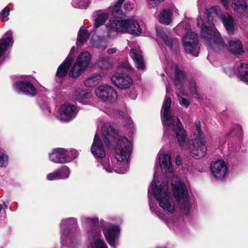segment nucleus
Returning a JSON list of instances; mask_svg holds the SVG:
<instances>
[{
	"label": "nucleus",
	"instance_id": "obj_38",
	"mask_svg": "<svg viewBox=\"0 0 248 248\" xmlns=\"http://www.w3.org/2000/svg\"><path fill=\"white\" fill-rule=\"evenodd\" d=\"M57 170L58 172H59V173L61 179H65L69 177L70 174V170L68 167L64 166L61 169Z\"/></svg>",
	"mask_w": 248,
	"mask_h": 248
},
{
	"label": "nucleus",
	"instance_id": "obj_19",
	"mask_svg": "<svg viewBox=\"0 0 248 248\" xmlns=\"http://www.w3.org/2000/svg\"><path fill=\"white\" fill-rule=\"evenodd\" d=\"M103 135L106 140H105V143L109 142V140L116 138L117 136V131L115 128L114 124L110 123H105L102 127Z\"/></svg>",
	"mask_w": 248,
	"mask_h": 248
},
{
	"label": "nucleus",
	"instance_id": "obj_53",
	"mask_svg": "<svg viewBox=\"0 0 248 248\" xmlns=\"http://www.w3.org/2000/svg\"><path fill=\"white\" fill-rule=\"evenodd\" d=\"M130 96L132 99H135L137 97V93L133 91V93H131Z\"/></svg>",
	"mask_w": 248,
	"mask_h": 248
},
{
	"label": "nucleus",
	"instance_id": "obj_12",
	"mask_svg": "<svg viewBox=\"0 0 248 248\" xmlns=\"http://www.w3.org/2000/svg\"><path fill=\"white\" fill-rule=\"evenodd\" d=\"M210 170L212 175L217 180H222L227 175L228 167L222 160L212 162L210 165Z\"/></svg>",
	"mask_w": 248,
	"mask_h": 248
},
{
	"label": "nucleus",
	"instance_id": "obj_43",
	"mask_svg": "<svg viewBox=\"0 0 248 248\" xmlns=\"http://www.w3.org/2000/svg\"><path fill=\"white\" fill-rule=\"evenodd\" d=\"M75 52V46H73L70 51V53L68 56L67 57L66 59L65 60L66 62H69L72 63L74 58V53Z\"/></svg>",
	"mask_w": 248,
	"mask_h": 248
},
{
	"label": "nucleus",
	"instance_id": "obj_34",
	"mask_svg": "<svg viewBox=\"0 0 248 248\" xmlns=\"http://www.w3.org/2000/svg\"><path fill=\"white\" fill-rule=\"evenodd\" d=\"M176 93L180 104L184 108H188L190 104V101L186 98L187 94L183 91H178Z\"/></svg>",
	"mask_w": 248,
	"mask_h": 248
},
{
	"label": "nucleus",
	"instance_id": "obj_45",
	"mask_svg": "<svg viewBox=\"0 0 248 248\" xmlns=\"http://www.w3.org/2000/svg\"><path fill=\"white\" fill-rule=\"evenodd\" d=\"M190 89L192 95H195L197 98L198 97V95L196 88V84L195 82H192L190 84Z\"/></svg>",
	"mask_w": 248,
	"mask_h": 248
},
{
	"label": "nucleus",
	"instance_id": "obj_57",
	"mask_svg": "<svg viewBox=\"0 0 248 248\" xmlns=\"http://www.w3.org/2000/svg\"><path fill=\"white\" fill-rule=\"evenodd\" d=\"M128 122H129L131 121V120H130V119H128Z\"/></svg>",
	"mask_w": 248,
	"mask_h": 248
},
{
	"label": "nucleus",
	"instance_id": "obj_15",
	"mask_svg": "<svg viewBox=\"0 0 248 248\" xmlns=\"http://www.w3.org/2000/svg\"><path fill=\"white\" fill-rule=\"evenodd\" d=\"M232 7L238 16L242 18H248L247 0H232Z\"/></svg>",
	"mask_w": 248,
	"mask_h": 248
},
{
	"label": "nucleus",
	"instance_id": "obj_49",
	"mask_svg": "<svg viewBox=\"0 0 248 248\" xmlns=\"http://www.w3.org/2000/svg\"><path fill=\"white\" fill-rule=\"evenodd\" d=\"M229 0H220L222 4L226 9L230 8Z\"/></svg>",
	"mask_w": 248,
	"mask_h": 248
},
{
	"label": "nucleus",
	"instance_id": "obj_42",
	"mask_svg": "<svg viewBox=\"0 0 248 248\" xmlns=\"http://www.w3.org/2000/svg\"><path fill=\"white\" fill-rule=\"evenodd\" d=\"M124 3V8L126 11H130L133 8V5L129 0H123L121 4Z\"/></svg>",
	"mask_w": 248,
	"mask_h": 248
},
{
	"label": "nucleus",
	"instance_id": "obj_2",
	"mask_svg": "<svg viewBox=\"0 0 248 248\" xmlns=\"http://www.w3.org/2000/svg\"><path fill=\"white\" fill-rule=\"evenodd\" d=\"M171 98H165L162 107L163 114V123L165 125L164 138L170 139V130L175 134L177 142L180 147L188 150L191 155L196 159L204 157L207 151V147L204 140L202 137V131L200 121L195 122L194 138L189 140L187 133L183 128L180 120L176 116L171 115L170 107Z\"/></svg>",
	"mask_w": 248,
	"mask_h": 248
},
{
	"label": "nucleus",
	"instance_id": "obj_58",
	"mask_svg": "<svg viewBox=\"0 0 248 248\" xmlns=\"http://www.w3.org/2000/svg\"><path fill=\"white\" fill-rule=\"evenodd\" d=\"M232 130H231V132H230V133H229V135H230L231 133H232Z\"/></svg>",
	"mask_w": 248,
	"mask_h": 248
},
{
	"label": "nucleus",
	"instance_id": "obj_16",
	"mask_svg": "<svg viewBox=\"0 0 248 248\" xmlns=\"http://www.w3.org/2000/svg\"><path fill=\"white\" fill-rule=\"evenodd\" d=\"M91 151L96 158H101L106 155V151L103 144L96 134L94 136Z\"/></svg>",
	"mask_w": 248,
	"mask_h": 248
},
{
	"label": "nucleus",
	"instance_id": "obj_47",
	"mask_svg": "<svg viewBox=\"0 0 248 248\" xmlns=\"http://www.w3.org/2000/svg\"><path fill=\"white\" fill-rule=\"evenodd\" d=\"M42 110L46 115H49L51 113L50 108L47 105H45Z\"/></svg>",
	"mask_w": 248,
	"mask_h": 248
},
{
	"label": "nucleus",
	"instance_id": "obj_24",
	"mask_svg": "<svg viewBox=\"0 0 248 248\" xmlns=\"http://www.w3.org/2000/svg\"><path fill=\"white\" fill-rule=\"evenodd\" d=\"M13 43V33L9 31L6 32L3 38L0 40V57L6 50L10 44Z\"/></svg>",
	"mask_w": 248,
	"mask_h": 248
},
{
	"label": "nucleus",
	"instance_id": "obj_29",
	"mask_svg": "<svg viewBox=\"0 0 248 248\" xmlns=\"http://www.w3.org/2000/svg\"><path fill=\"white\" fill-rule=\"evenodd\" d=\"M185 78L186 75L182 69L177 67L175 71L174 84L177 90L181 89L182 86L183 80Z\"/></svg>",
	"mask_w": 248,
	"mask_h": 248
},
{
	"label": "nucleus",
	"instance_id": "obj_3",
	"mask_svg": "<svg viewBox=\"0 0 248 248\" xmlns=\"http://www.w3.org/2000/svg\"><path fill=\"white\" fill-rule=\"evenodd\" d=\"M151 191L164 213L159 212L156 206L150 202L149 205L151 210L153 212H155L159 218L166 221L169 227L170 228L176 231L183 228L184 227V223L182 218L168 219V217L170 215H172L175 212L177 206L170 193L169 191L167 182L164 181L160 184L159 182L156 181L154 176V180L148 189L149 198L150 197V193Z\"/></svg>",
	"mask_w": 248,
	"mask_h": 248
},
{
	"label": "nucleus",
	"instance_id": "obj_56",
	"mask_svg": "<svg viewBox=\"0 0 248 248\" xmlns=\"http://www.w3.org/2000/svg\"><path fill=\"white\" fill-rule=\"evenodd\" d=\"M117 112H118V113H119L120 114V115H122L121 114V112H120V111H117ZM122 114H123V112H122Z\"/></svg>",
	"mask_w": 248,
	"mask_h": 248
},
{
	"label": "nucleus",
	"instance_id": "obj_39",
	"mask_svg": "<svg viewBox=\"0 0 248 248\" xmlns=\"http://www.w3.org/2000/svg\"><path fill=\"white\" fill-rule=\"evenodd\" d=\"M8 163V157L5 151L0 148V167H6Z\"/></svg>",
	"mask_w": 248,
	"mask_h": 248
},
{
	"label": "nucleus",
	"instance_id": "obj_21",
	"mask_svg": "<svg viewBox=\"0 0 248 248\" xmlns=\"http://www.w3.org/2000/svg\"><path fill=\"white\" fill-rule=\"evenodd\" d=\"M156 34L157 37L162 39L170 49H175L178 47V40L170 38L169 33L167 34L163 30H157L156 31Z\"/></svg>",
	"mask_w": 248,
	"mask_h": 248
},
{
	"label": "nucleus",
	"instance_id": "obj_9",
	"mask_svg": "<svg viewBox=\"0 0 248 248\" xmlns=\"http://www.w3.org/2000/svg\"><path fill=\"white\" fill-rule=\"evenodd\" d=\"M100 224L108 243L111 247H115L118 243V239L120 233L119 226L104 220H101Z\"/></svg>",
	"mask_w": 248,
	"mask_h": 248
},
{
	"label": "nucleus",
	"instance_id": "obj_4",
	"mask_svg": "<svg viewBox=\"0 0 248 248\" xmlns=\"http://www.w3.org/2000/svg\"><path fill=\"white\" fill-rule=\"evenodd\" d=\"M132 151L131 143L126 137H121L118 141L115 148V158L116 162L111 161L112 165H110L108 159H105L102 165L104 169L108 172H112L114 171L118 173H125L128 169V163L129 162V157Z\"/></svg>",
	"mask_w": 248,
	"mask_h": 248
},
{
	"label": "nucleus",
	"instance_id": "obj_33",
	"mask_svg": "<svg viewBox=\"0 0 248 248\" xmlns=\"http://www.w3.org/2000/svg\"><path fill=\"white\" fill-rule=\"evenodd\" d=\"M185 51L188 53L191 54L194 56H198L199 54V47L198 44H189L186 42V44H183Z\"/></svg>",
	"mask_w": 248,
	"mask_h": 248
},
{
	"label": "nucleus",
	"instance_id": "obj_22",
	"mask_svg": "<svg viewBox=\"0 0 248 248\" xmlns=\"http://www.w3.org/2000/svg\"><path fill=\"white\" fill-rule=\"evenodd\" d=\"M130 55L136 65V67L140 70L145 68V64L141 55V51L139 49L133 48L130 50Z\"/></svg>",
	"mask_w": 248,
	"mask_h": 248
},
{
	"label": "nucleus",
	"instance_id": "obj_35",
	"mask_svg": "<svg viewBox=\"0 0 248 248\" xmlns=\"http://www.w3.org/2000/svg\"><path fill=\"white\" fill-rule=\"evenodd\" d=\"M183 44L187 42L189 44H198L197 34L194 32H189L185 35L182 39Z\"/></svg>",
	"mask_w": 248,
	"mask_h": 248
},
{
	"label": "nucleus",
	"instance_id": "obj_50",
	"mask_svg": "<svg viewBox=\"0 0 248 248\" xmlns=\"http://www.w3.org/2000/svg\"><path fill=\"white\" fill-rule=\"evenodd\" d=\"M224 72L229 76L232 75L234 72V69L229 68L228 69L225 68L224 69Z\"/></svg>",
	"mask_w": 248,
	"mask_h": 248
},
{
	"label": "nucleus",
	"instance_id": "obj_8",
	"mask_svg": "<svg viewBox=\"0 0 248 248\" xmlns=\"http://www.w3.org/2000/svg\"><path fill=\"white\" fill-rule=\"evenodd\" d=\"M92 56L88 51L81 52L71 67L69 75L72 78L79 76L90 65Z\"/></svg>",
	"mask_w": 248,
	"mask_h": 248
},
{
	"label": "nucleus",
	"instance_id": "obj_48",
	"mask_svg": "<svg viewBox=\"0 0 248 248\" xmlns=\"http://www.w3.org/2000/svg\"><path fill=\"white\" fill-rule=\"evenodd\" d=\"M101 43V42H99V41H95L93 39H92V43L93 46L96 48H100L102 47Z\"/></svg>",
	"mask_w": 248,
	"mask_h": 248
},
{
	"label": "nucleus",
	"instance_id": "obj_5",
	"mask_svg": "<svg viewBox=\"0 0 248 248\" xmlns=\"http://www.w3.org/2000/svg\"><path fill=\"white\" fill-rule=\"evenodd\" d=\"M82 223L91 227L88 232V237L91 248H108L105 241L101 238V234L98 229L99 219L97 217H81Z\"/></svg>",
	"mask_w": 248,
	"mask_h": 248
},
{
	"label": "nucleus",
	"instance_id": "obj_40",
	"mask_svg": "<svg viewBox=\"0 0 248 248\" xmlns=\"http://www.w3.org/2000/svg\"><path fill=\"white\" fill-rule=\"evenodd\" d=\"M66 163L71 162L78 156V153L76 150H72L69 151L65 150Z\"/></svg>",
	"mask_w": 248,
	"mask_h": 248
},
{
	"label": "nucleus",
	"instance_id": "obj_14",
	"mask_svg": "<svg viewBox=\"0 0 248 248\" xmlns=\"http://www.w3.org/2000/svg\"><path fill=\"white\" fill-rule=\"evenodd\" d=\"M159 165L162 170L166 173H172L173 168L170 154L168 152L160 151L158 154Z\"/></svg>",
	"mask_w": 248,
	"mask_h": 248
},
{
	"label": "nucleus",
	"instance_id": "obj_31",
	"mask_svg": "<svg viewBox=\"0 0 248 248\" xmlns=\"http://www.w3.org/2000/svg\"><path fill=\"white\" fill-rule=\"evenodd\" d=\"M73 95L76 100L79 102H82L85 99L90 98L91 94L86 90L78 88L75 91Z\"/></svg>",
	"mask_w": 248,
	"mask_h": 248
},
{
	"label": "nucleus",
	"instance_id": "obj_36",
	"mask_svg": "<svg viewBox=\"0 0 248 248\" xmlns=\"http://www.w3.org/2000/svg\"><path fill=\"white\" fill-rule=\"evenodd\" d=\"M123 0H117L112 11V15L116 17H120L124 15L122 10L121 2Z\"/></svg>",
	"mask_w": 248,
	"mask_h": 248
},
{
	"label": "nucleus",
	"instance_id": "obj_51",
	"mask_svg": "<svg viewBox=\"0 0 248 248\" xmlns=\"http://www.w3.org/2000/svg\"><path fill=\"white\" fill-rule=\"evenodd\" d=\"M118 49L116 47L109 48L107 50V53L108 54H113L117 52Z\"/></svg>",
	"mask_w": 248,
	"mask_h": 248
},
{
	"label": "nucleus",
	"instance_id": "obj_17",
	"mask_svg": "<svg viewBox=\"0 0 248 248\" xmlns=\"http://www.w3.org/2000/svg\"><path fill=\"white\" fill-rule=\"evenodd\" d=\"M61 229L62 234V242L64 243V238L70 232V230L75 229L77 226V220L74 218H69L63 219L61 223Z\"/></svg>",
	"mask_w": 248,
	"mask_h": 248
},
{
	"label": "nucleus",
	"instance_id": "obj_13",
	"mask_svg": "<svg viewBox=\"0 0 248 248\" xmlns=\"http://www.w3.org/2000/svg\"><path fill=\"white\" fill-rule=\"evenodd\" d=\"M111 80L116 86L122 90L129 88L133 83V79L124 74H116L112 76Z\"/></svg>",
	"mask_w": 248,
	"mask_h": 248
},
{
	"label": "nucleus",
	"instance_id": "obj_28",
	"mask_svg": "<svg viewBox=\"0 0 248 248\" xmlns=\"http://www.w3.org/2000/svg\"><path fill=\"white\" fill-rule=\"evenodd\" d=\"M89 33L84 27L80 28L78 35L77 45L78 46H81L86 42L89 37Z\"/></svg>",
	"mask_w": 248,
	"mask_h": 248
},
{
	"label": "nucleus",
	"instance_id": "obj_20",
	"mask_svg": "<svg viewBox=\"0 0 248 248\" xmlns=\"http://www.w3.org/2000/svg\"><path fill=\"white\" fill-rule=\"evenodd\" d=\"M50 160L55 163H66L65 149L63 148H58L53 150L52 152L49 154Z\"/></svg>",
	"mask_w": 248,
	"mask_h": 248
},
{
	"label": "nucleus",
	"instance_id": "obj_7",
	"mask_svg": "<svg viewBox=\"0 0 248 248\" xmlns=\"http://www.w3.org/2000/svg\"><path fill=\"white\" fill-rule=\"evenodd\" d=\"M172 189L173 196L175 198L181 212L184 214L188 215L191 206L186 185L178 180L175 183H172Z\"/></svg>",
	"mask_w": 248,
	"mask_h": 248
},
{
	"label": "nucleus",
	"instance_id": "obj_10",
	"mask_svg": "<svg viewBox=\"0 0 248 248\" xmlns=\"http://www.w3.org/2000/svg\"><path fill=\"white\" fill-rule=\"evenodd\" d=\"M95 93L98 98L107 103H113L116 102L117 99L116 91L108 84H103L98 86L95 89Z\"/></svg>",
	"mask_w": 248,
	"mask_h": 248
},
{
	"label": "nucleus",
	"instance_id": "obj_1",
	"mask_svg": "<svg viewBox=\"0 0 248 248\" xmlns=\"http://www.w3.org/2000/svg\"><path fill=\"white\" fill-rule=\"evenodd\" d=\"M219 17L223 22L227 32L232 34L235 29L233 17L228 14L221 13L218 6H215L205 9L203 19L199 16L197 18V26L201 28V36L207 45L215 51L219 52L226 46L232 53L241 54L244 52L243 46L241 41L236 38H232L225 45L220 33L214 26L216 17Z\"/></svg>",
	"mask_w": 248,
	"mask_h": 248
},
{
	"label": "nucleus",
	"instance_id": "obj_18",
	"mask_svg": "<svg viewBox=\"0 0 248 248\" xmlns=\"http://www.w3.org/2000/svg\"><path fill=\"white\" fill-rule=\"evenodd\" d=\"M14 87L17 92L24 93L28 95L34 96L37 93V91L33 85L29 82H16Z\"/></svg>",
	"mask_w": 248,
	"mask_h": 248
},
{
	"label": "nucleus",
	"instance_id": "obj_6",
	"mask_svg": "<svg viewBox=\"0 0 248 248\" xmlns=\"http://www.w3.org/2000/svg\"><path fill=\"white\" fill-rule=\"evenodd\" d=\"M107 27L112 31L126 32L137 35H140L142 31L138 21L133 18L110 20Z\"/></svg>",
	"mask_w": 248,
	"mask_h": 248
},
{
	"label": "nucleus",
	"instance_id": "obj_11",
	"mask_svg": "<svg viewBox=\"0 0 248 248\" xmlns=\"http://www.w3.org/2000/svg\"><path fill=\"white\" fill-rule=\"evenodd\" d=\"M77 108L73 105L64 104L59 109L58 118L62 122H68L73 119L77 115Z\"/></svg>",
	"mask_w": 248,
	"mask_h": 248
},
{
	"label": "nucleus",
	"instance_id": "obj_55",
	"mask_svg": "<svg viewBox=\"0 0 248 248\" xmlns=\"http://www.w3.org/2000/svg\"><path fill=\"white\" fill-rule=\"evenodd\" d=\"M235 127L238 129H240V127L239 125H236Z\"/></svg>",
	"mask_w": 248,
	"mask_h": 248
},
{
	"label": "nucleus",
	"instance_id": "obj_26",
	"mask_svg": "<svg viewBox=\"0 0 248 248\" xmlns=\"http://www.w3.org/2000/svg\"><path fill=\"white\" fill-rule=\"evenodd\" d=\"M158 21L160 23L167 25L172 22L171 13L170 9H164L161 11Z\"/></svg>",
	"mask_w": 248,
	"mask_h": 248
},
{
	"label": "nucleus",
	"instance_id": "obj_44",
	"mask_svg": "<svg viewBox=\"0 0 248 248\" xmlns=\"http://www.w3.org/2000/svg\"><path fill=\"white\" fill-rule=\"evenodd\" d=\"M10 14V8L8 7H5L0 13V17L2 19L7 17Z\"/></svg>",
	"mask_w": 248,
	"mask_h": 248
},
{
	"label": "nucleus",
	"instance_id": "obj_54",
	"mask_svg": "<svg viewBox=\"0 0 248 248\" xmlns=\"http://www.w3.org/2000/svg\"><path fill=\"white\" fill-rule=\"evenodd\" d=\"M175 161H176V164L177 165H180L181 164V160L180 158L179 157H177L176 158Z\"/></svg>",
	"mask_w": 248,
	"mask_h": 248
},
{
	"label": "nucleus",
	"instance_id": "obj_25",
	"mask_svg": "<svg viewBox=\"0 0 248 248\" xmlns=\"http://www.w3.org/2000/svg\"><path fill=\"white\" fill-rule=\"evenodd\" d=\"M104 77V75L102 73L93 74L85 80V85L89 87L94 86L101 81Z\"/></svg>",
	"mask_w": 248,
	"mask_h": 248
},
{
	"label": "nucleus",
	"instance_id": "obj_30",
	"mask_svg": "<svg viewBox=\"0 0 248 248\" xmlns=\"http://www.w3.org/2000/svg\"><path fill=\"white\" fill-rule=\"evenodd\" d=\"M238 76L242 81L248 83V64L242 63L238 68Z\"/></svg>",
	"mask_w": 248,
	"mask_h": 248
},
{
	"label": "nucleus",
	"instance_id": "obj_41",
	"mask_svg": "<svg viewBox=\"0 0 248 248\" xmlns=\"http://www.w3.org/2000/svg\"><path fill=\"white\" fill-rule=\"evenodd\" d=\"M59 173L57 170H56L53 172L48 173L47 175V179L50 181L61 179Z\"/></svg>",
	"mask_w": 248,
	"mask_h": 248
},
{
	"label": "nucleus",
	"instance_id": "obj_59",
	"mask_svg": "<svg viewBox=\"0 0 248 248\" xmlns=\"http://www.w3.org/2000/svg\"><path fill=\"white\" fill-rule=\"evenodd\" d=\"M168 88L167 87V88H166V91H167V92H168Z\"/></svg>",
	"mask_w": 248,
	"mask_h": 248
},
{
	"label": "nucleus",
	"instance_id": "obj_37",
	"mask_svg": "<svg viewBox=\"0 0 248 248\" xmlns=\"http://www.w3.org/2000/svg\"><path fill=\"white\" fill-rule=\"evenodd\" d=\"M91 3V0H73L72 4L75 8L86 9Z\"/></svg>",
	"mask_w": 248,
	"mask_h": 248
},
{
	"label": "nucleus",
	"instance_id": "obj_23",
	"mask_svg": "<svg viewBox=\"0 0 248 248\" xmlns=\"http://www.w3.org/2000/svg\"><path fill=\"white\" fill-rule=\"evenodd\" d=\"M95 65L101 69L108 70L112 67L110 57L100 55L96 60Z\"/></svg>",
	"mask_w": 248,
	"mask_h": 248
},
{
	"label": "nucleus",
	"instance_id": "obj_46",
	"mask_svg": "<svg viewBox=\"0 0 248 248\" xmlns=\"http://www.w3.org/2000/svg\"><path fill=\"white\" fill-rule=\"evenodd\" d=\"M120 67L122 68H124L127 70H131L132 69V67L131 65L129 63V62L125 61L121 63L120 64Z\"/></svg>",
	"mask_w": 248,
	"mask_h": 248
},
{
	"label": "nucleus",
	"instance_id": "obj_27",
	"mask_svg": "<svg viewBox=\"0 0 248 248\" xmlns=\"http://www.w3.org/2000/svg\"><path fill=\"white\" fill-rule=\"evenodd\" d=\"M95 18H94V27L98 28L104 24L108 18L109 14L107 13H101L100 11H97L93 13Z\"/></svg>",
	"mask_w": 248,
	"mask_h": 248
},
{
	"label": "nucleus",
	"instance_id": "obj_52",
	"mask_svg": "<svg viewBox=\"0 0 248 248\" xmlns=\"http://www.w3.org/2000/svg\"><path fill=\"white\" fill-rule=\"evenodd\" d=\"M170 10L171 11V15L172 13H175L177 16L179 15L178 10L175 6L171 7V9Z\"/></svg>",
	"mask_w": 248,
	"mask_h": 248
},
{
	"label": "nucleus",
	"instance_id": "obj_32",
	"mask_svg": "<svg viewBox=\"0 0 248 248\" xmlns=\"http://www.w3.org/2000/svg\"><path fill=\"white\" fill-rule=\"evenodd\" d=\"M71 63L65 60L58 67L56 73L57 77L59 78L64 77L66 75Z\"/></svg>",
	"mask_w": 248,
	"mask_h": 248
}]
</instances>
